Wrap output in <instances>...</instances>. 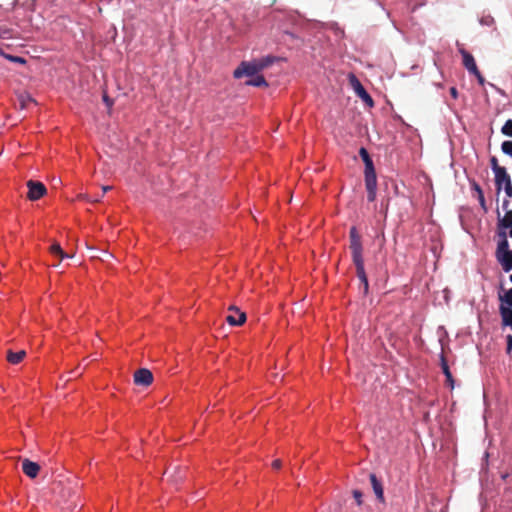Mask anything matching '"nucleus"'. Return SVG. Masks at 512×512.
Segmentation results:
<instances>
[{
    "label": "nucleus",
    "instance_id": "nucleus-16",
    "mask_svg": "<svg viewBox=\"0 0 512 512\" xmlns=\"http://www.w3.org/2000/svg\"><path fill=\"white\" fill-rule=\"evenodd\" d=\"M497 261L501 264L505 272H509L512 269V250L499 256Z\"/></svg>",
    "mask_w": 512,
    "mask_h": 512
},
{
    "label": "nucleus",
    "instance_id": "nucleus-18",
    "mask_svg": "<svg viewBox=\"0 0 512 512\" xmlns=\"http://www.w3.org/2000/svg\"><path fill=\"white\" fill-rule=\"evenodd\" d=\"M472 187H473V189L477 193V198H478V201H479V204H480L481 208L483 209L484 212H487L488 209H487V206H486V201H485V197H484V193H483L482 188L476 182H474L472 184Z\"/></svg>",
    "mask_w": 512,
    "mask_h": 512
},
{
    "label": "nucleus",
    "instance_id": "nucleus-28",
    "mask_svg": "<svg viewBox=\"0 0 512 512\" xmlns=\"http://www.w3.org/2000/svg\"><path fill=\"white\" fill-rule=\"evenodd\" d=\"M353 497L354 499L356 500L357 504L358 505H361L362 504V497H363V494L361 491L359 490H354L353 491Z\"/></svg>",
    "mask_w": 512,
    "mask_h": 512
},
{
    "label": "nucleus",
    "instance_id": "nucleus-5",
    "mask_svg": "<svg viewBox=\"0 0 512 512\" xmlns=\"http://www.w3.org/2000/svg\"><path fill=\"white\" fill-rule=\"evenodd\" d=\"M349 81L357 96L360 97L369 106H373L374 102L372 97L368 94V92L365 90L361 82L354 74L349 75Z\"/></svg>",
    "mask_w": 512,
    "mask_h": 512
},
{
    "label": "nucleus",
    "instance_id": "nucleus-32",
    "mask_svg": "<svg viewBox=\"0 0 512 512\" xmlns=\"http://www.w3.org/2000/svg\"><path fill=\"white\" fill-rule=\"evenodd\" d=\"M477 80H478V83L481 85V86H484L485 84V78L483 77V75L481 73H479L477 76H476Z\"/></svg>",
    "mask_w": 512,
    "mask_h": 512
},
{
    "label": "nucleus",
    "instance_id": "nucleus-10",
    "mask_svg": "<svg viewBox=\"0 0 512 512\" xmlns=\"http://www.w3.org/2000/svg\"><path fill=\"white\" fill-rule=\"evenodd\" d=\"M498 215V222L497 226L498 229L504 230L510 229L509 236L512 238V210H508L503 217H500V212L497 210Z\"/></svg>",
    "mask_w": 512,
    "mask_h": 512
},
{
    "label": "nucleus",
    "instance_id": "nucleus-24",
    "mask_svg": "<svg viewBox=\"0 0 512 512\" xmlns=\"http://www.w3.org/2000/svg\"><path fill=\"white\" fill-rule=\"evenodd\" d=\"M501 132L509 137H512V119H509L502 126Z\"/></svg>",
    "mask_w": 512,
    "mask_h": 512
},
{
    "label": "nucleus",
    "instance_id": "nucleus-36",
    "mask_svg": "<svg viewBox=\"0 0 512 512\" xmlns=\"http://www.w3.org/2000/svg\"><path fill=\"white\" fill-rule=\"evenodd\" d=\"M111 189H112L111 186H103L102 187L103 193H106L107 191H110Z\"/></svg>",
    "mask_w": 512,
    "mask_h": 512
},
{
    "label": "nucleus",
    "instance_id": "nucleus-21",
    "mask_svg": "<svg viewBox=\"0 0 512 512\" xmlns=\"http://www.w3.org/2000/svg\"><path fill=\"white\" fill-rule=\"evenodd\" d=\"M50 252H51V254L58 256L60 258V260L70 257L67 253H65L62 250L61 246L58 243H54L50 246Z\"/></svg>",
    "mask_w": 512,
    "mask_h": 512
},
{
    "label": "nucleus",
    "instance_id": "nucleus-15",
    "mask_svg": "<svg viewBox=\"0 0 512 512\" xmlns=\"http://www.w3.org/2000/svg\"><path fill=\"white\" fill-rule=\"evenodd\" d=\"M497 193H500L502 189H504L507 197H512V182L510 175L506 172V180L501 182V184L495 183Z\"/></svg>",
    "mask_w": 512,
    "mask_h": 512
},
{
    "label": "nucleus",
    "instance_id": "nucleus-2",
    "mask_svg": "<svg viewBox=\"0 0 512 512\" xmlns=\"http://www.w3.org/2000/svg\"><path fill=\"white\" fill-rule=\"evenodd\" d=\"M359 155L365 165L364 175L367 199L369 202H373L376 199L377 191V177L374 164L366 148L361 147L359 150Z\"/></svg>",
    "mask_w": 512,
    "mask_h": 512
},
{
    "label": "nucleus",
    "instance_id": "nucleus-29",
    "mask_svg": "<svg viewBox=\"0 0 512 512\" xmlns=\"http://www.w3.org/2000/svg\"><path fill=\"white\" fill-rule=\"evenodd\" d=\"M282 467V461L280 459H276L272 462V468L278 470Z\"/></svg>",
    "mask_w": 512,
    "mask_h": 512
},
{
    "label": "nucleus",
    "instance_id": "nucleus-8",
    "mask_svg": "<svg viewBox=\"0 0 512 512\" xmlns=\"http://www.w3.org/2000/svg\"><path fill=\"white\" fill-rule=\"evenodd\" d=\"M490 165L494 172V181L500 185L501 182L506 180V168L499 165L498 159L495 156L490 158Z\"/></svg>",
    "mask_w": 512,
    "mask_h": 512
},
{
    "label": "nucleus",
    "instance_id": "nucleus-20",
    "mask_svg": "<svg viewBox=\"0 0 512 512\" xmlns=\"http://www.w3.org/2000/svg\"><path fill=\"white\" fill-rule=\"evenodd\" d=\"M441 368H442L444 375L446 376V384H454V379H453L452 373H451L448 363L444 357L441 358Z\"/></svg>",
    "mask_w": 512,
    "mask_h": 512
},
{
    "label": "nucleus",
    "instance_id": "nucleus-27",
    "mask_svg": "<svg viewBox=\"0 0 512 512\" xmlns=\"http://www.w3.org/2000/svg\"><path fill=\"white\" fill-rule=\"evenodd\" d=\"M10 37H11V30L6 27L0 26V38L7 39Z\"/></svg>",
    "mask_w": 512,
    "mask_h": 512
},
{
    "label": "nucleus",
    "instance_id": "nucleus-19",
    "mask_svg": "<svg viewBox=\"0 0 512 512\" xmlns=\"http://www.w3.org/2000/svg\"><path fill=\"white\" fill-rule=\"evenodd\" d=\"M34 99L29 93H21L18 95V103L20 109H26L30 103H34Z\"/></svg>",
    "mask_w": 512,
    "mask_h": 512
},
{
    "label": "nucleus",
    "instance_id": "nucleus-37",
    "mask_svg": "<svg viewBox=\"0 0 512 512\" xmlns=\"http://www.w3.org/2000/svg\"><path fill=\"white\" fill-rule=\"evenodd\" d=\"M73 380H75V377L70 376L67 379H65V382L67 383V382H70V381H73Z\"/></svg>",
    "mask_w": 512,
    "mask_h": 512
},
{
    "label": "nucleus",
    "instance_id": "nucleus-7",
    "mask_svg": "<svg viewBox=\"0 0 512 512\" xmlns=\"http://www.w3.org/2000/svg\"><path fill=\"white\" fill-rule=\"evenodd\" d=\"M229 311L234 314H230L226 317V321L232 326H241L246 321V314L239 310L236 306H230Z\"/></svg>",
    "mask_w": 512,
    "mask_h": 512
},
{
    "label": "nucleus",
    "instance_id": "nucleus-33",
    "mask_svg": "<svg viewBox=\"0 0 512 512\" xmlns=\"http://www.w3.org/2000/svg\"><path fill=\"white\" fill-rule=\"evenodd\" d=\"M450 94H451V96H452L454 99H456V98L458 97V91H457V89H456L455 87H451V88H450Z\"/></svg>",
    "mask_w": 512,
    "mask_h": 512
},
{
    "label": "nucleus",
    "instance_id": "nucleus-35",
    "mask_svg": "<svg viewBox=\"0 0 512 512\" xmlns=\"http://www.w3.org/2000/svg\"><path fill=\"white\" fill-rule=\"evenodd\" d=\"M508 206H509V200H504L502 203V207L504 210H506V212L509 210Z\"/></svg>",
    "mask_w": 512,
    "mask_h": 512
},
{
    "label": "nucleus",
    "instance_id": "nucleus-3",
    "mask_svg": "<svg viewBox=\"0 0 512 512\" xmlns=\"http://www.w3.org/2000/svg\"><path fill=\"white\" fill-rule=\"evenodd\" d=\"M276 58L267 56L261 59H254L252 61H242L239 66L234 70L233 76L240 79L243 76H255L263 69L269 67Z\"/></svg>",
    "mask_w": 512,
    "mask_h": 512
},
{
    "label": "nucleus",
    "instance_id": "nucleus-12",
    "mask_svg": "<svg viewBox=\"0 0 512 512\" xmlns=\"http://www.w3.org/2000/svg\"><path fill=\"white\" fill-rule=\"evenodd\" d=\"M369 478H370V482H371L373 491H374L377 499L381 503H384L385 502V498H384V491H383V486H382L381 481L378 480V478L376 477V475L374 473H371L369 475Z\"/></svg>",
    "mask_w": 512,
    "mask_h": 512
},
{
    "label": "nucleus",
    "instance_id": "nucleus-6",
    "mask_svg": "<svg viewBox=\"0 0 512 512\" xmlns=\"http://www.w3.org/2000/svg\"><path fill=\"white\" fill-rule=\"evenodd\" d=\"M134 384H152L155 380L151 370L147 368H140L133 374Z\"/></svg>",
    "mask_w": 512,
    "mask_h": 512
},
{
    "label": "nucleus",
    "instance_id": "nucleus-26",
    "mask_svg": "<svg viewBox=\"0 0 512 512\" xmlns=\"http://www.w3.org/2000/svg\"><path fill=\"white\" fill-rule=\"evenodd\" d=\"M3 56L12 61V62H15V63H20V64H25L26 63V60L23 58V57H20V56H13V55H9V54H4L3 53Z\"/></svg>",
    "mask_w": 512,
    "mask_h": 512
},
{
    "label": "nucleus",
    "instance_id": "nucleus-11",
    "mask_svg": "<svg viewBox=\"0 0 512 512\" xmlns=\"http://www.w3.org/2000/svg\"><path fill=\"white\" fill-rule=\"evenodd\" d=\"M498 235L501 237V240L498 242L497 249L495 252L496 259L499 256H502L506 252H509V242L507 240V234L504 230L499 229Z\"/></svg>",
    "mask_w": 512,
    "mask_h": 512
},
{
    "label": "nucleus",
    "instance_id": "nucleus-25",
    "mask_svg": "<svg viewBox=\"0 0 512 512\" xmlns=\"http://www.w3.org/2000/svg\"><path fill=\"white\" fill-rule=\"evenodd\" d=\"M501 149H502L503 153L512 157V141H510V140L504 141L501 145Z\"/></svg>",
    "mask_w": 512,
    "mask_h": 512
},
{
    "label": "nucleus",
    "instance_id": "nucleus-22",
    "mask_svg": "<svg viewBox=\"0 0 512 512\" xmlns=\"http://www.w3.org/2000/svg\"><path fill=\"white\" fill-rule=\"evenodd\" d=\"M246 85L261 87V86H267V82L262 75L256 74L254 78L246 81Z\"/></svg>",
    "mask_w": 512,
    "mask_h": 512
},
{
    "label": "nucleus",
    "instance_id": "nucleus-23",
    "mask_svg": "<svg viewBox=\"0 0 512 512\" xmlns=\"http://www.w3.org/2000/svg\"><path fill=\"white\" fill-rule=\"evenodd\" d=\"M499 300L501 304H506L507 307L512 308V288L507 290L504 294H499Z\"/></svg>",
    "mask_w": 512,
    "mask_h": 512
},
{
    "label": "nucleus",
    "instance_id": "nucleus-13",
    "mask_svg": "<svg viewBox=\"0 0 512 512\" xmlns=\"http://www.w3.org/2000/svg\"><path fill=\"white\" fill-rule=\"evenodd\" d=\"M26 356V351L25 350H19V351H12V350H7L6 352V360L12 364V365H16V364H19Z\"/></svg>",
    "mask_w": 512,
    "mask_h": 512
},
{
    "label": "nucleus",
    "instance_id": "nucleus-30",
    "mask_svg": "<svg viewBox=\"0 0 512 512\" xmlns=\"http://www.w3.org/2000/svg\"><path fill=\"white\" fill-rule=\"evenodd\" d=\"M506 341H507V352L510 353L512 350V335H508L506 337Z\"/></svg>",
    "mask_w": 512,
    "mask_h": 512
},
{
    "label": "nucleus",
    "instance_id": "nucleus-17",
    "mask_svg": "<svg viewBox=\"0 0 512 512\" xmlns=\"http://www.w3.org/2000/svg\"><path fill=\"white\" fill-rule=\"evenodd\" d=\"M459 52L463 58V65L467 70L476 66V62L472 54L463 48L459 49Z\"/></svg>",
    "mask_w": 512,
    "mask_h": 512
},
{
    "label": "nucleus",
    "instance_id": "nucleus-9",
    "mask_svg": "<svg viewBox=\"0 0 512 512\" xmlns=\"http://www.w3.org/2000/svg\"><path fill=\"white\" fill-rule=\"evenodd\" d=\"M22 471L26 476L34 479L39 474L40 465L26 458L22 460Z\"/></svg>",
    "mask_w": 512,
    "mask_h": 512
},
{
    "label": "nucleus",
    "instance_id": "nucleus-38",
    "mask_svg": "<svg viewBox=\"0 0 512 512\" xmlns=\"http://www.w3.org/2000/svg\"><path fill=\"white\" fill-rule=\"evenodd\" d=\"M510 281L512 282V274L510 275Z\"/></svg>",
    "mask_w": 512,
    "mask_h": 512
},
{
    "label": "nucleus",
    "instance_id": "nucleus-31",
    "mask_svg": "<svg viewBox=\"0 0 512 512\" xmlns=\"http://www.w3.org/2000/svg\"><path fill=\"white\" fill-rule=\"evenodd\" d=\"M468 72H469L470 74H473L475 77H476L479 73H481V72L479 71V69H478L477 65H476V66H474L473 68L468 69Z\"/></svg>",
    "mask_w": 512,
    "mask_h": 512
},
{
    "label": "nucleus",
    "instance_id": "nucleus-39",
    "mask_svg": "<svg viewBox=\"0 0 512 512\" xmlns=\"http://www.w3.org/2000/svg\"><path fill=\"white\" fill-rule=\"evenodd\" d=\"M0 54L3 55V52L0 50Z\"/></svg>",
    "mask_w": 512,
    "mask_h": 512
},
{
    "label": "nucleus",
    "instance_id": "nucleus-1",
    "mask_svg": "<svg viewBox=\"0 0 512 512\" xmlns=\"http://www.w3.org/2000/svg\"><path fill=\"white\" fill-rule=\"evenodd\" d=\"M350 245L349 248L352 254V261L356 267V275L363 285L364 293L367 294L369 290L368 278L364 268L363 247L361 236L355 226H352L349 231Z\"/></svg>",
    "mask_w": 512,
    "mask_h": 512
},
{
    "label": "nucleus",
    "instance_id": "nucleus-14",
    "mask_svg": "<svg viewBox=\"0 0 512 512\" xmlns=\"http://www.w3.org/2000/svg\"><path fill=\"white\" fill-rule=\"evenodd\" d=\"M499 312L502 319V325L509 326L512 328V308L500 304Z\"/></svg>",
    "mask_w": 512,
    "mask_h": 512
},
{
    "label": "nucleus",
    "instance_id": "nucleus-4",
    "mask_svg": "<svg viewBox=\"0 0 512 512\" xmlns=\"http://www.w3.org/2000/svg\"><path fill=\"white\" fill-rule=\"evenodd\" d=\"M27 187H28L27 198L31 201L39 200L47 192L45 185L38 181L29 180L27 182Z\"/></svg>",
    "mask_w": 512,
    "mask_h": 512
},
{
    "label": "nucleus",
    "instance_id": "nucleus-34",
    "mask_svg": "<svg viewBox=\"0 0 512 512\" xmlns=\"http://www.w3.org/2000/svg\"><path fill=\"white\" fill-rule=\"evenodd\" d=\"M103 100L107 104L108 107L112 106L113 103H112V101H110L109 97L106 94L103 95Z\"/></svg>",
    "mask_w": 512,
    "mask_h": 512
}]
</instances>
